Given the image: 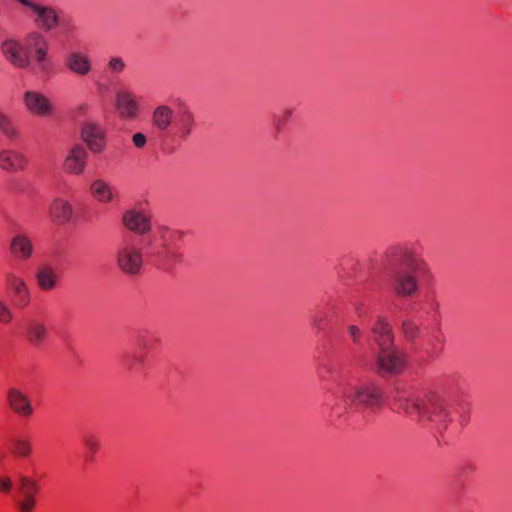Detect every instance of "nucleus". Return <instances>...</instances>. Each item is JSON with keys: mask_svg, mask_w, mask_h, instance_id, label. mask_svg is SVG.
<instances>
[{"mask_svg": "<svg viewBox=\"0 0 512 512\" xmlns=\"http://www.w3.org/2000/svg\"><path fill=\"white\" fill-rule=\"evenodd\" d=\"M36 281L41 290L50 291L57 286L58 277L54 268L44 266L36 273Z\"/></svg>", "mask_w": 512, "mask_h": 512, "instance_id": "24", "label": "nucleus"}, {"mask_svg": "<svg viewBox=\"0 0 512 512\" xmlns=\"http://www.w3.org/2000/svg\"><path fill=\"white\" fill-rule=\"evenodd\" d=\"M31 55V64L37 73L43 77H50L54 72V63L49 55V49L36 52Z\"/></svg>", "mask_w": 512, "mask_h": 512, "instance_id": "23", "label": "nucleus"}, {"mask_svg": "<svg viewBox=\"0 0 512 512\" xmlns=\"http://www.w3.org/2000/svg\"><path fill=\"white\" fill-rule=\"evenodd\" d=\"M392 397L398 409L421 423L431 421L445 425L450 419L446 400L440 394L431 393L420 399L396 388Z\"/></svg>", "mask_w": 512, "mask_h": 512, "instance_id": "1", "label": "nucleus"}, {"mask_svg": "<svg viewBox=\"0 0 512 512\" xmlns=\"http://www.w3.org/2000/svg\"><path fill=\"white\" fill-rule=\"evenodd\" d=\"M291 114H292V110H290V109L284 110L283 115H282L283 121L287 120L291 116Z\"/></svg>", "mask_w": 512, "mask_h": 512, "instance_id": "42", "label": "nucleus"}, {"mask_svg": "<svg viewBox=\"0 0 512 512\" xmlns=\"http://www.w3.org/2000/svg\"><path fill=\"white\" fill-rule=\"evenodd\" d=\"M125 66V62L121 57H112L108 63V67L113 73H121Z\"/></svg>", "mask_w": 512, "mask_h": 512, "instance_id": "35", "label": "nucleus"}, {"mask_svg": "<svg viewBox=\"0 0 512 512\" xmlns=\"http://www.w3.org/2000/svg\"><path fill=\"white\" fill-rule=\"evenodd\" d=\"M116 108L119 114L127 119H135L139 113V106L130 91L117 92Z\"/></svg>", "mask_w": 512, "mask_h": 512, "instance_id": "22", "label": "nucleus"}, {"mask_svg": "<svg viewBox=\"0 0 512 512\" xmlns=\"http://www.w3.org/2000/svg\"><path fill=\"white\" fill-rule=\"evenodd\" d=\"M175 115L170 106L166 104L159 105L152 112L151 124L158 131L166 132L173 126Z\"/></svg>", "mask_w": 512, "mask_h": 512, "instance_id": "21", "label": "nucleus"}, {"mask_svg": "<svg viewBox=\"0 0 512 512\" xmlns=\"http://www.w3.org/2000/svg\"><path fill=\"white\" fill-rule=\"evenodd\" d=\"M195 125L194 114L189 108L184 107L176 113L173 127L180 139L187 140Z\"/></svg>", "mask_w": 512, "mask_h": 512, "instance_id": "20", "label": "nucleus"}, {"mask_svg": "<svg viewBox=\"0 0 512 512\" xmlns=\"http://www.w3.org/2000/svg\"><path fill=\"white\" fill-rule=\"evenodd\" d=\"M334 371L335 367L333 365L323 364L318 369V376L321 381H327L333 376Z\"/></svg>", "mask_w": 512, "mask_h": 512, "instance_id": "36", "label": "nucleus"}, {"mask_svg": "<svg viewBox=\"0 0 512 512\" xmlns=\"http://www.w3.org/2000/svg\"><path fill=\"white\" fill-rule=\"evenodd\" d=\"M27 165V159L19 151L13 149L0 150V169L9 172L17 173L23 171Z\"/></svg>", "mask_w": 512, "mask_h": 512, "instance_id": "18", "label": "nucleus"}, {"mask_svg": "<svg viewBox=\"0 0 512 512\" xmlns=\"http://www.w3.org/2000/svg\"><path fill=\"white\" fill-rule=\"evenodd\" d=\"M86 110H87V106H86V105H84V104H83V105H80V106L78 107V111H79L80 113H85V112H86Z\"/></svg>", "mask_w": 512, "mask_h": 512, "instance_id": "43", "label": "nucleus"}, {"mask_svg": "<svg viewBox=\"0 0 512 512\" xmlns=\"http://www.w3.org/2000/svg\"><path fill=\"white\" fill-rule=\"evenodd\" d=\"M6 282L14 293L15 305L24 308L29 305L31 295L25 280L13 273L6 275Z\"/></svg>", "mask_w": 512, "mask_h": 512, "instance_id": "19", "label": "nucleus"}, {"mask_svg": "<svg viewBox=\"0 0 512 512\" xmlns=\"http://www.w3.org/2000/svg\"><path fill=\"white\" fill-rule=\"evenodd\" d=\"M401 332L407 341L414 342L420 334V327L413 320L404 319L401 323Z\"/></svg>", "mask_w": 512, "mask_h": 512, "instance_id": "29", "label": "nucleus"}, {"mask_svg": "<svg viewBox=\"0 0 512 512\" xmlns=\"http://www.w3.org/2000/svg\"><path fill=\"white\" fill-rule=\"evenodd\" d=\"M132 142L135 147L144 148L147 143V138L143 133L138 132L132 136Z\"/></svg>", "mask_w": 512, "mask_h": 512, "instance_id": "38", "label": "nucleus"}, {"mask_svg": "<svg viewBox=\"0 0 512 512\" xmlns=\"http://www.w3.org/2000/svg\"><path fill=\"white\" fill-rule=\"evenodd\" d=\"M88 153L84 146L75 144L67 153L63 168L65 172L72 175H80L85 171Z\"/></svg>", "mask_w": 512, "mask_h": 512, "instance_id": "12", "label": "nucleus"}, {"mask_svg": "<svg viewBox=\"0 0 512 512\" xmlns=\"http://www.w3.org/2000/svg\"><path fill=\"white\" fill-rule=\"evenodd\" d=\"M22 5L29 8L31 11L36 6L37 2H34L32 0H18Z\"/></svg>", "mask_w": 512, "mask_h": 512, "instance_id": "41", "label": "nucleus"}, {"mask_svg": "<svg viewBox=\"0 0 512 512\" xmlns=\"http://www.w3.org/2000/svg\"><path fill=\"white\" fill-rule=\"evenodd\" d=\"M10 254L19 261H28L34 253L31 238L24 231L15 233L9 243Z\"/></svg>", "mask_w": 512, "mask_h": 512, "instance_id": "11", "label": "nucleus"}, {"mask_svg": "<svg viewBox=\"0 0 512 512\" xmlns=\"http://www.w3.org/2000/svg\"><path fill=\"white\" fill-rule=\"evenodd\" d=\"M91 193L100 203H109L114 199L113 188L104 180L96 179L91 184Z\"/></svg>", "mask_w": 512, "mask_h": 512, "instance_id": "27", "label": "nucleus"}, {"mask_svg": "<svg viewBox=\"0 0 512 512\" xmlns=\"http://www.w3.org/2000/svg\"><path fill=\"white\" fill-rule=\"evenodd\" d=\"M123 226L137 235H145L152 229L151 217L141 209L130 208L123 212Z\"/></svg>", "mask_w": 512, "mask_h": 512, "instance_id": "8", "label": "nucleus"}, {"mask_svg": "<svg viewBox=\"0 0 512 512\" xmlns=\"http://www.w3.org/2000/svg\"><path fill=\"white\" fill-rule=\"evenodd\" d=\"M23 102L26 109L33 115L50 117L54 113L51 101L38 91H26L23 96Z\"/></svg>", "mask_w": 512, "mask_h": 512, "instance_id": "9", "label": "nucleus"}, {"mask_svg": "<svg viewBox=\"0 0 512 512\" xmlns=\"http://www.w3.org/2000/svg\"><path fill=\"white\" fill-rule=\"evenodd\" d=\"M347 333L354 345H359L362 338V331L357 325H348Z\"/></svg>", "mask_w": 512, "mask_h": 512, "instance_id": "34", "label": "nucleus"}, {"mask_svg": "<svg viewBox=\"0 0 512 512\" xmlns=\"http://www.w3.org/2000/svg\"><path fill=\"white\" fill-rule=\"evenodd\" d=\"M13 483L10 477H0V492L9 493L12 489Z\"/></svg>", "mask_w": 512, "mask_h": 512, "instance_id": "39", "label": "nucleus"}, {"mask_svg": "<svg viewBox=\"0 0 512 512\" xmlns=\"http://www.w3.org/2000/svg\"><path fill=\"white\" fill-rule=\"evenodd\" d=\"M1 53L5 60L14 68L27 69L31 65V55L24 43L17 39L9 38L2 42Z\"/></svg>", "mask_w": 512, "mask_h": 512, "instance_id": "7", "label": "nucleus"}, {"mask_svg": "<svg viewBox=\"0 0 512 512\" xmlns=\"http://www.w3.org/2000/svg\"><path fill=\"white\" fill-rule=\"evenodd\" d=\"M11 452L15 456L26 458L32 452V445L25 438H15L12 441Z\"/></svg>", "mask_w": 512, "mask_h": 512, "instance_id": "30", "label": "nucleus"}, {"mask_svg": "<svg viewBox=\"0 0 512 512\" xmlns=\"http://www.w3.org/2000/svg\"><path fill=\"white\" fill-rule=\"evenodd\" d=\"M440 343L441 340L438 337H435L434 340L431 342V351L427 349V353L430 355L431 358L440 352L441 348L438 347V344Z\"/></svg>", "mask_w": 512, "mask_h": 512, "instance_id": "40", "label": "nucleus"}, {"mask_svg": "<svg viewBox=\"0 0 512 512\" xmlns=\"http://www.w3.org/2000/svg\"><path fill=\"white\" fill-rule=\"evenodd\" d=\"M7 402L11 410L20 417L29 418L33 414L30 398L17 388L8 389Z\"/></svg>", "mask_w": 512, "mask_h": 512, "instance_id": "15", "label": "nucleus"}, {"mask_svg": "<svg viewBox=\"0 0 512 512\" xmlns=\"http://www.w3.org/2000/svg\"><path fill=\"white\" fill-rule=\"evenodd\" d=\"M32 12L35 15L34 21L36 25L45 31L54 30L60 24V17L58 13L51 6L37 3L32 9Z\"/></svg>", "mask_w": 512, "mask_h": 512, "instance_id": "16", "label": "nucleus"}, {"mask_svg": "<svg viewBox=\"0 0 512 512\" xmlns=\"http://www.w3.org/2000/svg\"><path fill=\"white\" fill-rule=\"evenodd\" d=\"M24 45L30 54L50 48L47 38L39 31L29 32L25 36Z\"/></svg>", "mask_w": 512, "mask_h": 512, "instance_id": "25", "label": "nucleus"}, {"mask_svg": "<svg viewBox=\"0 0 512 512\" xmlns=\"http://www.w3.org/2000/svg\"><path fill=\"white\" fill-rule=\"evenodd\" d=\"M64 66L74 75L84 77L92 70L89 56L81 51H70L64 57Z\"/></svg>", "mask_w": 512, "mask_h": 512, "instance_id": "14", "label": "nucleus"}, {"mask_svg": "<svg viewBox=\"0 0 512 512\" xmlns=\"http://www.w3.org/2000/svg\"><path fill=\"white\" fill-rule=\"evenodd\" d=\"M371 332L379 350L393 347L394 334L392 326L387 318L377 316L375 323L371 327Z\"/></svg>", "mask_w": 512, "mask_h": 512, "instance_id": "13", "label": "nucleus"}, {"mask_svg": "<svg viewBox=\"0 0 512 512\" xmlns=\"http://www.w3.org/2000/svg\"><path fill=\"white\" fill-rule=\"evenodd\" d=\"M40 485L37 480L20 475L17 480L15 505L19 512H33L37 505Z\"/></svg>", "mask_w": 512, "mask_h": 512, "instance_id": "6", "label": "nucleus"}, {"mask_svg": "<svg viewBox=\"0 0 512 512\" xmlns=\"http://www.w3.org/2000/svg\"><path fill=\"white\" fill-rule=\"evenodd\" d=\"M48 336L46 325L40 321L32 320L27 328V339L34 346H40Z\"/></svg>", "mask_w": 512, "mask_h": 512, "instance_id": "26", "label": "nucleus"}, {"mask_svg": "<svg viewBox=\"0 0 512 512\" xmlns=\"http://www.w3.org/2000/svg\"><path fill=\"white\" fill-rule=\"evenodd\" d=\"M337 393L343 399L346 409L351 411L374 410L384 403L381 387L374 381L339 383Z\"/></svg>", "mask_w": 512, "mask_h": 512, "instance_id": "3", "label": "nucleus"}, {"mask_svg": "<svg viewBox=\"0 0 512 512\" xmlns=\"http://www.w3.org/2000/svg\"><path fill=\"white\" fill-rule=\"evenodd\" d=\"M49 217L58 225H66L73 218V207L71 203L64 198L55 197L49 205Z\"/></svg>", "mask_w": 512, "mask_h": 512, "instance_id": "17", "label": "nucleus"}, {"mask_svg": "<svg viewBox=\"0 0 512 512\" xmlns=\"http://www.w3.org/2000/svg\"><path fill=\"white\" fill-rule=\"evenodd\" d=\"M83 444L85 448L87 449V460H92L93 456L97 453V451L100 449V440L98 437L94 434L87 433L84 434L82 437Z\"/></svg>", "mask_w": 512, "mask_h": 512, "instance_id": "32", "label": "nucleus"}, {"mask_svg": "<svg viewBox=\"0 0 512 512\" xmlns=\"http://www.w3.org/2000/svg\"><path fill=\"white\" fill-rule=\"evenodd\" d=\"M14 318L11 308L0 298V323L9 324Z\"/></svg>", "mask_w": 512, "mask_h": 512, "instance_id": "33", "label": "nucleus"}, {"mask_svg": "<svg viewBox=\"0 0 512 512\" xmlns=\"http://www.w3.org/2000/svg\"><path fill=\"white\" fill-rule=\"evenodd\" d=\"M156 257L164 265L171 266L181 260V255L170 249L167 245L162 246V250L156 253Z\"/></svg>", "mask_w": 512, "mask_h": 512, "instance_id": "31", "label": "nucleus"}, {"mask_svg": "<svg viewBox=\"0 0 512 512\" xmlns=\"http://www.w3.org/2000/svg\"><path fill=\"white\" fill-rule=\"evenodd\" d=\"M81 138L92 153H101L105 148V134L97 123L92 121L83 122Z\"/></svg>", "mask_w": 512, "mask_h": 512, "instance_id": "10", "label": "nucleus"}, {"mask_svg": "<svg viewBox=\"0 0 512 512\" xmlns=\"http://www.w3.org/2000/svg\"><path fill=\"white\" fill-rule=\"evenodd\" d=\"M392 253L401 269L395 272L391 288L399 297H410L419 289L417 274L426 272L427 266L407 247H396Z\"/></svg>", "mask_w": 512, "mask_h": 512, "instance_id": "2", "label": "nucleus"}, {"mask_svg": "<svg viewBox=\"0 0 512 512\" xmlns=\"http://www.w3.org/2000/svg\"><path fill=\"white\" fill-rule=\"evenodd\" d=\"M405 366V353L395 347L379 350L374 361V371L382 377L400 374Z\"/></svg>", "mask_w": 512, "mask_h": 512, "instance_id": "5", "label": "nucleus"}, {"mask_svg": "<svg viewBox=\"0 0 512 512\" xmlns=\"http://www.w3.org/2000/svg\"><path fill=\"white\" fill-rule=\"evenodd\" d=\"M0 132L10 141H15L18 137V131L10 117L2 111H0Z\"/></svg>", "mask_w": 512, "mask_h": 512, "instance_id": "28", "label": "nucleus"}, {"mask_svg": "<svg viewBox=\"0 0 512 512\" xmlns=\"http://www.w3.org/2000/svg\"><path fill=\"white\" fill-rule=\"evenodd\" d=\"M116 262L119 269L127 275H137L143 265L141 247L133 236H126L116 249Z\"/></svg>", "mask_w": 512, "mask_h": 512, "instance_id": "4", "label": "nucleus"}, {"mask_svg": "<svg viewBox=\"0 0 512 512\" xmlns=\"http://www.w3.org/2000/svg\"><path fill=\"white\" fill-rule=\"evenodd\" d=\"M325 319V314L320 312V311H317L312 319H311V325L313 328H315L317 331H321L323 330L324 326H323V321Z\"/></svg>", "mask_w": 512, "mask_h": 512, "instance_id": "37", "label": "nucleus"}]
</instances>
